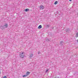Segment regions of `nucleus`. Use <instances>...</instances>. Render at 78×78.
Here are the masks:
<instances>
[{
	"label": "nucleus",
	"instance_id": "nucleus-1",
	"mask_svg": "<svg viewBox=\"0 0 78 78\" xmlns=\"http://www.w3.org/2000/svg\"><path fill=\"white\" fill-rule=\"evenodd\" d=\"M44 8H45V7H44V6L43 5H41L40 6V9H44Z\"/></svg>",
	"mask_w": 78,
	"mask_h": 78
},
{
	"label": "nucleus",
	"instance_id": "nucleus-2",
	"mask_svg": "<svg viewBox=\"0 0 78 78\" xmlns=\"http://www.w3.org/2000/svg\"><path fill=\"white\" fill-rule=\"evenodd\" d=\"M25 55H22V54H20V58H23L24 56Z\"/></svg>",
	"mask_w": 78,
	"mask_h": 78
},
{
	"label": "nucleus",
	"instance_id": "nucleus-3",
	"mask_svg": "<svg viewBox=\"0 0 78 78\" xmlns=\"http://www.w3.org/2000/svg\"><path fill=\"white\" fill-rule=\"evenodd\" d=\"M3 26L4 27V28H8V24L6 23L5 24V25Z\"/></svg>",
	"mask_w": 78,
	"mask_h": 78
},
{
	"label": "nucleus",
	"instance_id": "nucleus-4",
	"mask_svg": "<svg viewBox=\"0 0 78 78\" xmlns=\"http://www.w3.org/2000/svg\"><path fill=\"white\" fill-rule=\"evenodd\" d=\"M66 31L67 33H69V32H70V29L68 28L66 29Z\"/></svg>",
	"mask_w": 78,
	"mask_h": 78
},
{
	"label": "nucleus",
	"instance_id": "nucleus-5",
	"mask_svg": "<svg viewBox=\"0 0 78 78\" xmlns=\"http://www.w3.org/2000/svg\"><path fill=\"white\" fill-rule=\"evenodd\" d=\"M45 40L47 42H48V41H50V39L48 38H46L45 39Z\"/></svg>",
	"mask_w": 78,
	"mask_h": 78
},
{
	"label": "nucleus",
	"instance_id": "nucleus-6",
	"mask_svg": "<svg viewBox=\"0 0 78 78\" xmlns=\"http://www.w3.org/2000/svg\"><path fill=\"white\" fill-rule=\"evenodd\" d=\"M30 74V72L28 71H27L26 73V75H27V76H28V75H29Z\"/></svg>",
	"mask_w": 78,
	"mask_h": 78
},
{
	"label": "nucleus",
	"instance_id": "nucleus-7",
	"mask_svg": "<svg viewBox=\"0 0 78 78\" xmlns=\"http://www.w3.org/2000/svg\"><path fill=\"white\" fill-rule=\"evenodd\" d=\"M41 28H42V25H40L38 27V29H41Z\"/></svg>",
	"mask_w": 78,
	"mask_h": 78
},
{
	"label": "nucleus",
	"instance_id": "nucleus-8",
	"mask_svg": "<svg viewBox=\"0 0 78 78\" xmlns=\"http://www.w3.org/2000/svg\"><path fill=\"white\" fill-rule=\"evenodd\" d=\"M0 28H1V29H2V30H3V29H4V28H5V27H4V26H1L0 27Z\"/></svg>",
	"mask_w": 78,
	"mask_h": 78
},
{
	"label": "nucleus",
	"instance_id": "nucleus-9",
	"mask_svg": "<svg viewBox=\"0 0 78 78\" xmlns=\"http://www.w3.org/2000/svg\"><path fill=\"white\" fill-rule=\"evenodd\" d=\"M29 10H30L29 9H26L25 10V11H26V12H27V11H29Z\"/></svg>",
	"mask_w": 78,
	"mask_h": 78
},
{
	"label": "nucleus",
	"instance_id": "nucleus-10",
	"mask_svg": "<svg viewBox=\"0 0 78 78\" xmlns=\"http://www.w3.org/2000/svg\"><path fill=\"white\" fill-rule=\"evenodd\" d=\"M46 27L48 28L50 27V24L46 25Z\"/></svg>",
	"mask_w": 78,
	"mask_h": 78
},
{
	"label": "nucleus",
	"instance_id": "nucleus-11",
	"mask_svg": "<svg viewBox=\"0 0 78 78\" xmlns=\"http://www.w3.org/2000/svg\"><path fill=\"white\" fill-rule=\"evenodd\" d=\"M63 44H64V42H63V41H61L60 43V44H61V45H63Z\"/></svg>",
	"mask_w": 78,
	"mask_h": 78
},
{
	"label": "nucleus",
	"instance_id": "nucleus-12",
	"mask_svg": "<svg viewBox=\"0 0 78 78\" xmlns=\"http://www.w3.org/2000/svg\"><path fill=\"white\" fill-rule=\"evenodd\" d=\"M58 3V1H56L55 2L54 4L55 5H56Z\"/></svg>",
	"mask_w": 78,
	"mask_h": 78
},
{
	"label": "nucleus",
	"instance_id": "nucleus-13",
	"mask_svg": "<svg viewBox=\"0 0 78 78\" xmlns=\"http://www.w3.org/2000/svg\"><path fill=\"white\" fill-rule=\"evenodd\" d=\"M76 35L77 36H76V37H78V32L76 33Z\"/></svg>",
	"mask_w": 78,
	"mask_h": 78
},
{
	"label": "nucleus",
	"instance_id": "nucleus-14",
	"mask_svg": "<svg viewBox=\"0 0 78 78\" xmlns=\"http://www.w3.org/2000/svg\"><path fill=\"white\" fill-rule=\"evenodd\" d=\"M26 76H27V75H23V77H26Z\"/></svg>",
	"mask_w": 78,
	"mask_h": 78
},
{
	"label": "nucleus",
	"instance_id": "nucleus-15",
	"mask_svg": "<svg viewBox=\"0 0 78 78\" xmlns=\"http://www.w3.org/2000/svg\"><path fill=\"white\" fill-rule=\"evenodd\" d=\"M33 56V54H31V55H30V57H32Z\"/></svg>",
	"mask_w": 78,
	"mask_h": 78
},
{
	"label": "nucleus",
	"instance_id": "nucleus-16",
	"mask_svg": "<svg viewBox=\"0 0 78 78\" xmlns=\"http://www.w3.org/2000/svg\"><path fill=\"white\" fill-rule=\"evenodd\" d=\"M53 29H54V27H52L51 30H53Z\"/></svg>",
	"mask_w": 78,
	"mask_h": 78
},
{
	"label": "nucleus",
	"instance_id": "nucleus-17",
	"mask_svg": "<svg viewBox=\"0 0 78 78\" xmlns=\"http://www.w3.org/2000/svg\"><path fill=\"white\" fill-rule=\"evenodd\" d=\"M7 78V77H6V76H4V77H3V78Z\"/></svg>",
	"mask_w": 78,
	"mask_h": 78
},
{
	"label": "nucleus",
	"instance_id": "nucleus-18",
	"mask_svg": "<svg viewBox=\"0 0 78 78\" xmlns=\"http://www.w3.org/2000/svg\"><path fill=\"white\" fill-rule=\"evenodd\" d=\"M40 53H41V52H40V51H39L38 52V54H39Z\"/></svg>",
	"mask_w": 78,
	"mask_h": 78
},
{
	"label": "nucleus",
	"instance_id": "nucleus-19",
	"mask_svg": "<svg viewBox=\"0 0 78 78\" xmlns=\"http://www.w3.org/2000/svg\"><path fill=\"white\" fill-rule=\"evenodd\" d=\"M20 54H22V55H23V52H21L20 53Z\"/></svg>",
	"mask_w": 78,
	"mask_h": 78
},
{
	"label": "nucleus",
	"instance_id": "nucleus-20",
	"mask_svg": "<svg viewBox=\"0 0 78 78\" xmlns=\"http://www.w3.org/2000/svg\"><path fill=\"white\" fill-rule=\"evenodd\" d=\"M48 69H47L46 70V72H48Z\"/></svg>",
	"mask_w": 78,
	"mask_h": 78
},
{
	"label": "nucleus",
	"instance_id": "nucleus-21",
	"mask_svg": "<svg viewBox=\"0 0 78 78\" xmlns=\"http://www.w3.org/2000/svg\"><path fill=\"white\" fill-rule=\"evenodd\" d=\"M0 74H1V72L0 71Z\"/></svg>",
	"mask_w": 78,
	"mask_h": 78
},
{
	"label": "nucleus",
	"instance_id": "nucleus-22",
	"mask_svg": "<svg viewBox=\"0 0 78 78\" xmlns=\"http://www.w3.org/2000/svg\"><path fill=\"white\" fill-rule=\"evenodd\" d=\"M69 1H72V0H69Z\"/></svg>",
	"mask_w": 78,
	"mask_h": 78
},
{
	"label": "nucleus",
	"instance_id": "nucleus-23",
	"mask_svg": "<svg viewBox=\"0 0 78 78\" xmlns=\"http://www.w3.org/2000/svg\"><path fill=\"white\" fill-rule=\"evenodd\" d=\"M16 61H15V62L16 63Z\"/></svg>",
	"mask_w": 78,
	"mask_h": 78
}]
</instances>
